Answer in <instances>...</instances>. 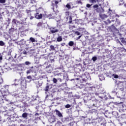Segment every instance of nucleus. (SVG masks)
<instances>
[{
    "label": "nucleus",
    "mask_w": 126,
    "mask_h": 126,
    "mask_svg": "<svg viewBox=\"0 0 126 126\" xmlns=\"http://www.w3.org/2000/svg\"><path fill=\"white\" fill-rule=\"evenodd\" d=\"M36 13L34 14L35 18L36 19H42L43 18V14H39V13H42L44 11V8L42 7H39L38 9H36Z\"/></svg>",
    "instance_id": "obj_1"
},
{
    "label": "nucleus",
    "mask_w": 126,
    "mask_h": 126,
    "mask_svg": "<svg viewBox=\"0 0 126 126\" xmlns=\"http://www.w3.org/2000/svg\"><path fill=\"white\" fill-rule=\"evenodd\" d=\"M111 30L112 32H113L114 35H116V34H118L119 36H122V34L120 33L119 32V30H118L117 28H116V27L114 26V24H113L111 27Z\"/></svg>",
    "instance_id": "obj_2"
},
{
    "label": "nucleus",
    "mask_w": 126,
    "mask_h": 126,
    "mask_svg": "<svg viewBox=\"0 0 126 126\" xmlns=\"http://www.w3.org/2000/svg\"><path fill=\"white\" fill-rule=\"evenodd\" d=\"M49 30L52 34H55V33H58L59 32V29L56 27H51L49 28Z\"/></svg>",
    "instance_id": "obj_3"
},
{
    "label": "nucleus",
    "mask_w": 126,
    "mask_h": 126,
    "mask_svg": "<svg viewBox=\"0 0 126 126\" xmlns=\"http://www.w3.org/2000/svg\"><path fill=\"white\" fill-rule=\"evenodd\" d=\"M48 121L50 124H53V123H55L57 121V118L55 116H53L49 119Z\"/></svg>",
    "instance_id": "obj_4"
},
{
    "label": "nucleus",
    "mask_w": 126,
    "mask_h": 126,
    "mask_svg": "<svg viewBox=\"0 0 126 126\" xmlns=\"http://www.w3.org/2000/svg\"><path fill=\"white\" fill-rule=\"evenodd\" d=\"M91 105V106H93L94 107H99V105H98V100H95L92 101Z\"/></svg>",
    "instance_id": "obj_5"
},
{
    "label": "nucleus",
    "mask_w": 126,
    "mask_h": 126,
    "mask_svg": "<svg viewBox=\"0 0 126 126\" xmlns=\"http://www.w3.org/2000/svg\"><path fill=\"white\" fill-rule=\"evenodd\" d=\"M28 50L27 51V54L28 55H30L31 56H32L34 53H35V50L34 49H27Z\"/></svg>",
    "instance_id": "obj_6"
},
{
    "label": "nucleus",
    "mask_w": 126,
    "mask_h": 126,
    "mask_svg": "<svg viewBox=\"0 0 126 126\" xmlns=\"http://www.w3.org/2000/svg\"><path fill=\"white\" fill-rule=\"evenodd\" d=\"M54 112H55L56 113L57 116L59 117V118H63V114L61 112L57 109H56L54 111Z\"/></svg>",
    "instance_id": "obj_7"
},
{
    "label": "nucleus",
    "mask_w": 126,
    "mask_h": 126,
    "mask_svg": "<svg viewBox=\"0 0 126 126\" xmlns=\"http://www.w3.org/2000/svg\"><path fill=\"white\" fill-rule=\"evenodd\" d=\"M45 91V94H47L48 91H50V84L49 83H47L46 86L44 90Z\"/></svg>",
    "instance_id": "obj_8"
},
{
    "label": "nucleus",
    "mask_w": 126,
    "mask_h": 126,
    "mask_svg": "<svg viewBox=\"0 0 126 126\" xmlns=\"http://www.w3.org/2000/svg\"><path fill=\"white\" fill-rule=\"evenodd\" d=\"M13 96L16 98H22V93L14 94H13Z\"/></svg>",
    "instance_id": "obj_9"
},
{
    "label": "nucleus",
    "mask_w": 126,
    "mask_h": 126,
    "mask_svg": "<svg viewBox=\"0 0 126 126\" xmlns=\"http://www.w3.org/2000/svg\"><path fill=\"white\" fill-rule=\"evenodd\" d=\"M100 18L102 20L106 19V18H108V15L106 14H101L100 15Z\"/></svg>",
    "instance_id": "obj_10"
},
{
    "label": "nucleus",
    "mask_w": 126,
    "mask_h": 126,
    "mask_svg": "<svg viewBox=\"0 0 126 126\" xmlns=\"http://www.w3.org/2000/svg\"><path fill=\"white\" fill-rule=\"evenodd\" d=\"M69 121V117H65L62 119V122L63 123H66Z\"/></svg>",
    "instance_id": "obj_11"
},
{
    "label": "nucleus",
    "mask_w": 126,
    "mask_h": 126,
    "mask_svg": "<svg viewBox=\"0 0 126 126\" xmlns=\"http://www.w3.org/2000/svg\"><path fill=\"white\" fill-rule=\"evenodd\" d=\"M120 40L122 44H124V45H126V40L125 39V37L120 38Z\"/></svg>",
    "instance_id": "obj_12"
},
{
    "label": "nucleus",
    "mask_w": 126,
    "mask_h": 126,
    "mask_svg": "<svg viewBox=\"0 0 126 126\" xmlns=\"http://www.w3.org/2000/svg\"><path fill=\"white\" fill-rule=\"evenodd\" d=\"M108 14H109V16H110L111 17H114V16H115V15H113L112 14V13H113V10H111V8H109L108 9Z\"/></svg>",
    "instance_id": "obj_13"
},
{
    "label": "nucleus",
    "mask_w": 126,
    "mask_h": 126,
    "mask_svg": "<svg viewBox=\"0 0 126 126\" xmlns=\"http://www.w3.org/2000/svg\"><path fill=\"white\" fill-rule=\"evenodd\" d=\"M12 22V23H13V24H19V22L18 21V20H17L15 19H13Z\"/></svg>",
    "instance_id": "obj_14"
},
{
    "label": "nucleus",
    "mask_w": 126,
    "mask_h": 126,
    "mask_svg": "<svg viewBox=\"0 0 126 126\" xmlns=\"http://www.w3.org/2000/svg\"><path fill=\"white\" fill-rule=\"evenodd\" d=\"M58 3H59V1H52L53 6H55V5H56V6H58V5H57V4H58Z\"/></svg>",
    "instance_id": "obj_15"
},
{
    "label": "nucleus",
    "mask_w": 126,
    "mask_h": 126,
    "mask_svg": "<svg viewBox=\"0 0 126 126\" xmlns=\"http://www.w3.org/2000/svg\"><path fill=\"white\" fill-rule=\"evenodd\" d=\"M57 42H62V41H63V38L62 37V36H58L57 37Z\"/></svg>",
    "instance_id": "obj_16"
},
{
    "label": "nucleus",
    "mask_w": 126,
    "mask_h": 126,
    "mask_svg": "<svg viewBox=\"0 0 126 126\" xmlns=\"http://www.w3.org/2000/svg\"><path fill=\"white\" fill-rule=\"evenodd\" d=\"M112 21H114L113 20H112V21H110L109 19H108L107 20V22L106 21H104V23H105V24L106 25H108V24H110V23H112Z\"/></svg>",
    "instance_id": "obj_17"
},
{
    "label": "nucleus",
    "mask_w": 126,
    "mask_h": 126,
    "mask_svg": "<svg viewBox=\"0 0 126 126\" xmlns=\"http://www.w3.org/2000/svg\"><path fill=\"white\" fill-rule=\"evenodd\" d=\"M28 116V114H27V113L26 112H25L22 114V118H24V119H26Z\"/></svg>",
    "instance_id": "obj_18"
},
{
    "label": "nucleus",
    "mask_w": 126,
    "mask_h": 126,
    "mask_svg": "<svg viewBox=\"0 0 126 126\" xmlns=\"http://www.w3.org/2000/svg\"><path fill=\"white\" fill-rule=\"evenodd\" d=\"M8 13H9V12L8 10H5L3 12H2V14H3V15H7Z\"/></svg>",
    "instance_id": "obj_19"
},
{
    "label": "nucleus",
    "mask_w": 126,
    "mask_h": 126,
    "mask_svg": "<svg viewBox=\"0 0 126 126\" xmlns=\"http://www.w3.org/2000/svg\"><path fill=\"white\" fill-rule=\"evenodd\" d=\"M68 45L70 47H72V46H73V45H74V42L73 41H70L68 43Z\"/></svg>",
    "instance_id": "obj_20"
},
{
    "label": "nucleus",
    "mask_w": 126,
    "mask_h": 126,
    "mask_svg": "<svg viewBox=\"0 0 126 126\" xmlns=\"http://www.w3.org/2000/svg\"><path fill=\"white\" fill-rule=\"evenodd\" d=\"M113 115H114L115 117H116V118H119V113L117 112H114L113 113Z\"/></svg>",
    "instance_id": "obj_21"
},
{
    "label": "nucleus",
    "mask_w": 126,
    "mask_h": 126,
    "mask_svg": "<svg viewBox=\"0 0 126 126\" xmlns=\"http://www.w3.org/2000/svg\"><path fill=\"white\" fill-rule=\"evenodd\" d=\"M55 50L56 48H55V46H54L53 45L50 46V51H55Z\"/></svg>",
    "instance_id": "obj_22"
},
{
    "label": "nucleus",
    "mask_w": 126,
    "mask_h": 126,
    "mask_svg": "<svg viewBox=\"0 0 126 126\" xmlns=\"http://www.w3.org/2000/svg\"><path fill=\"white\" fill-rule=\"evenodd\" d=\"M74 33L75 35H76L77 36H80V35H81V33H80L77 31L74 32Z\"/></svg>",
    "instance_id": "obj_23"
},
{
    "label": "nucleus",
    "mask_w": 126,
    "mask_h": 126,
    "mask_svg": "<svg viewBox=\"0 0 126 126\" xmlns=\"http://www.w3.org/2000/svg\"><path fill=\"white\" fill-rule=\"evenodd\" d=\"M99 79L100 80H101V81H102V80H105V78L104 77V76H103V75H101L99 76Z\"/></svg>",
    "instance_id": "obj_24"
},
{
    "label": "nucleus",
    "mask_w": 126,
    "mask_h": 126,
    "mask_svg": "<svg viewBox=\"0 0 126 126\" xmlns=\"http://www.w3.org/2000/svg\"><path fill=\"white\" fill-rule=\"evenodd\" d=\"M14 32V29L11 28L9 30V33L10 34L11 33H13Z\"/></svg>",
    "instance_id": "obj_25"
},
{
    "label": "nucleus",
    "mask_w": 126,
    "mask_h": 126,
    "mask_svg": "<svg viewBox=\"0 0 126 126\" xmlns=\"http://www.w3.org/2000/svg\"><path fill=\"white\" fill-rule=\"evenodd\" d=\"M30 41H32V43H34L35 42V38L33 37H30Z\"/></svg>",
    "instance_id": "obj_26"
},
{
    "label": "nucleus",
    "mask_w": 126,
    "mask_h": 126,
    "mask_svg": "<svg viewBox=\"0 0 126 126\" xmlns=\"http://www.w3.org/2000/svg\"><path fill=\"white\" fill-rule=\"evenodd\" d=\"M20 83L21 85H22V83H21V80H20V82H18V81H17L16 83H14V85L15 86L18 85Z\"/></svg>",
    "instance_id": "obj_27"
},
{
    "label": "nucleus",
    "mask_w": 126,
    "mask_h": 126,
    "mask_svg": "<svg viewBox=\"0 0 126 126\" xmlns=\"http://www.w3.org/2000/svg\"><path fill=\"white\" fill-rule=\"evenodd\" d=\"M4 45H5V44L2 40L0 41V46H3Z\"/></svg>",
    "instance_id": "obj_28"
},
{
    "label": "nucleus",
    "mask_w": 126,
    "mask_h": 126,
    "mask_svg": "<svg viewBox=\"0 0 126 126\" xmlns=\"http://www.w3.org/2000/svg\"><path fill=\"white\" fill-rule=\"evenodd\" d=\"M47 17L49 18L50 19L51 18H54V17L53 16V14H48L47 15Z\"/></svg>",
    "instance_id": "obj_29"
},
{
    "label": "nucleus",
    "mask_w": 126,
    "mask_h": 126,
    "mask_svg": "<svg viewBox=\"0 0 126 126\" xmlns=\"http://www.w3.org/2000/svg\"><path fill=\"white\" fill-rule=\"evenodd\" d=\"M66 7H67V8H68V9H70L71 8V6H70V5L68 3H67L66 5H65Z\"/></svg>",
    "instance_id": "obj_30"
},
{
    "label": "nucleus",
    "mask_w": 126,
    "mask_h": 126,
    "mask_svg": "<svg viewBox=\"0 0 126 126\" xmlns=\"http://www.w3.org/2000/svg\"><path fill=\"white\" fill-rule=\"evenodd\" d=\"M124 3L125 2H124V0H120L119 1V5H123V4H124Z\"/></svg>",
    "instance_id": "obj_31"
},
{
    "label": "nucleus",
    "mask_w": 126,
    "mask_h": 126,
    "mask_svg": "<svg viewBox=\"0 0 126 126\" xmlns=\"http://www.w3.org/2000/svg\"><path fill=\"white\" fill-rule=\"evenodd\" d=\"M70 107H71L70 104H67L65 106V108H66V109H68V108H70Z\"/></svg>",
    "instance_id": "obj_32"
},
{
    "label": "nucleus",
    "mask_w": 126,
    "mask_h": 126,
    "mask_svg": "<svg viewBox=\"0 0 126 126\" xmlns=\"http://www.w3.org/2000/svg\"><path fill=\"white\" fill-rule=\"evenodd\" d=\"M53 83H57L58 80L56 78H54L53 79Z\"/></svg>",
    "instance_id": "obj_33"
},
{
    "label": "nucleus",
    "mask_w": 126,
    "mask_h": 126,
    "mask_svg": "<svg viewBox=\"0 0 126 126\" xmlns=\"http://www.w3.org/2000/svg\"><path fill=\"white\" fill-rule=\"evenodd\" d=\"M26 11L28 14H30V16H31V10H27Z\"/></svg>",
    "instance_id": "obj_34"
},
{
    "label": "nucleus",
    "mask_w": 126,
    "mask_h": 126,
    "mask_svg": "<svg viewBox=\"0 0 126 126\" xmlns=\"http://www.w3.org/2000/svg\"><path fill=\"white\" fill-rule=\"evenodd\" d=\"M92 60L94 62H96V61H97V57H93Z\"/></svg>",
    "instance_id": "obj_35"
},
{
    "label": "nucleus",
    "mask_w": 126,
    "mask_h": 126,
    "mask_svg": "<svg viewBox=\"0 0 126 126\" xmlns=\"http://www.w3.org/2000/svg\"><path fill=\"white\" fill-rule=\"evenodd\" d=\"M42 24H42V23L39 22V23L37 24V26L38 27H41V26H42Z\"/></svg>",
    "instance_id": "obj_36"
},
{
    "label": "nucleus",
    "mask_w": 126,
    "mask_h": 126,
    "mask_svg": "<svg viewBox=\"0 0 126 126\" xmlns=\"http://www.w3.org/2000/svg\"><path fill=\"white\" fill-rule=\"evenodd\" d=\"M0 20L2 22V20H3V19L2 18V16L1 15V14L0 13Z\"/></svg>",
    "instance_id": "obj_37"
},
{
    "label": "nucleus",
    "mask_w": 126,
    "mask_h": 126,
    "mask_svg": "<svg viewBox=\"0 0 126 126\" xmlns=\"http://www.w3.org/2000/svg\"><path fill=\"white\" fill-rule=\"evenodd\" d=\"M94 8H98L99 7V5L98 4H95L93 6Z\"/></svg>",
    "instance_id": "obj_38"
},
{
    "label": "nucleus",
    "mask_w": 126,
    "mask_h": 126,
    "mask_svg": "<svg viewBox=\"0 0 126 126\" xmlns=\"http://www.w3.org/2000/svg\"><path fill=\"white\" fill-rule=\"evenodd\" d=\"M17 81H18V82H20V79H15L14 80V82H15V83Z\"/></svg>",
    "instance_id": "obj_39"
},
{
    "label": "nucleus",
    "mask_w": 126,
    "mask_h": 126,
    "mask_svg": "<svg viewBox=\"0 0 126 126\" xmlns=\"http://www.w3.org/2000/svg\"><path fill=\"white\" fill-rule=\"evenodd\" d=\"M3 73V71L2 69H0V75H1Z\"/></svg>",
    "instance_id": "obj_40"
},
{
    "label": "nucleus",
    "mask_w": 126,
    "mask_h": 126,
    "mask_svg": "<svg viewBox=\"0 0 126 126\" xmlns=\"http://www.w3.org/2000/svg\"><path fill=\"white\" fill-rule=\"evenodd\" d=\"M30 63H31L30 62H29L28 61H27V62H25V64L26 65H29V64H30Z\"/></svg>",
    "instance_id": "obj_41"
},
{
    "label": "nucleus",
    "mask_w": 126,
    "mask_h": 126,
    "mask_svg": "<svg viewBox=\"0 0 126 126\" xmlns=\"http://www.w3.org/2000/svg\"><path fill=\"white\" fill-rule=\"evenodd\" d=\"M113 76H114V78H119V75H114L113 74Z\"/></svg>",
    "instance_id": "obj_42"
},
{
    "label": "nucleus",
    "mask_w": 126,
    "mask_h": 126,
    "mask_svg": "<svg viewBox=\"0 0 126 126\" xmlns=\"http://www.w3.org/2000/svg\"><path fill=\"white\" fill-rule=\"evenodd\" d=\"M91 5H92V4H87L86 6L89 8V7H91Z\"/></svg>",
    "instance_id": "obj_43"
},
{
    "label": "nucleus",
    "mask_w": 126,
    "mask_h": 126,
    "mask_svg": "<svg viewBox=\"0 0 126 126\" xmlns=\"http://www.w3.org/2000/svg\"><path fill=\"white\" fill-rule=\"evenodd\" d=\"M82 36V34H81L80 35H79L78 37H77V40H79V39H80V38H81Z\"/></svg>",
    "instance_id": "obj_44"
},
{
    "label": "nucleus",
    "mask_w": 126,
    "mask_h": 126,
    "mask_svg": "<svg viewBox=\"0 0 126 126\" xmlns=\"http://www.w3.org/2000/svg\"><path fill=\"white\" fill-rule=\"evenodd\" d=\"M85 29L84 28H79V30L80 31H84Z\"/></svg>",
    "instance_id": "obj_45"
},
{
    "label": "nucleus",
    "mask_w": 126,
    "mask_h": 126,
    "mask_svg": "<svg viewBox=\"0 0 126 126\" xmlns=\"http://www.w3.org/2000/svg\"><path fill=\"white\" fill-rule=\"evenodd\" d=\"M120 90H121V91H124L125 90V88L122 87L120 88Z\"/></svg>",
    "instance_id": "obj_46"
},
{
    "label": "nucleus",
    "mask_w": 126,
    "mask_h": 126,
    "mask_svg": "<svg viewBox=\"0 0 126 126\" xmlns=\"http://www.w3.org/2000/svg\"><path fill=\"white\" fill-rule=\"evenodd\" d=\"M0 3H5V0H0Z\"/></svg>",
    "instance_id": "obj_47"
},
{
    "label": "nucleus",
    "mask_w": 126,
    "mask_h": 126,
    "mask_svg": "<svg viewBox=\"0 0 126 126\" xmlns=\"http://www.w3.org/2000/svg\"><path fill=\"white\" fill-rule=\"evenodd\" d=\"M11 19H9V18H8V20H7V22L8 23V24H10V21H11Z\"/></svg>",
    "instance_id": "obj_48"
},
{
    "label": "nucleus",
    "mask_w": 126,
    "mask_h": 126,
    "mask_svg": "<svg viewBox=\"0 0 126 126\" xmlns=\"http://www.w3.org/2000/svg\"><path fill=\"white\" fill-rule=\"evenodd\" d=\"M3 100H1V102H0V108H1V107H2V104H1V103H3V101H2Z\"/></svg>",
    "instance_id": "obj_49"
},
{
    "label": "nucleus",
    "mask_w": 126,
    "mask_h": 126,
    "mask_svg": "<svg viewBox=\"0 0 126 126\" xmlns=\"http://www.w3.org/2000/svg\"><path fill=\"white\" fill-rule=\"evenodd\" d=\"M77 3H80L81 5H82V2H81V0H79L77 1Z\"/></svg>",
    "instance_id": "obj_50"
},
{
    "label": "nucleus",
    "mask_w": 126,
    "mask_h": 126,
    "mask_svg": "<svg viewBox=\"0 0 126 126\" xmlns=\"http://www.w3.org/2000/svg\"><path fill=\"white\" fill-rule=\"evenodd\" d=\"M28 79H32V77L31 76H27Z\"/></svg>",
    "instance_id": "obj_51"
},
{
    "label": "nucleus",
    "mask_w": 126,
    "mask_h": 126,
    "mask_svg": "<svg viewBox=\"0 0 126 126\" xmlns=\"http://www.w3.org/2000/svg\"><path fill=\"white\" fill-rule=\"evenodd\" d=\"M92 3H96V0H91Z\"/></svg>",
    "instance_id": "obj_52"
},
{
    "label": "nucleus",
    "mask_w": 126,
    "mask_h": 126,
    "mask_svg": "<svg viewBox=\"0 0 126 126\" xmlns=\"http://www.w3.org/2000/svg\"><path fill=\"white\" fill-rule=\"evenodd\" d=\"M2 82H3L2 79H0V85L1 84H2Z\"/></svg>",
    "instance_id": "obj_53"
},
{
    "label": "nucleus",
    "mask_w": 126,
    "mask_h": 126,
    "mask_svg": "<svg viewBox=\"0 0 126 126\" xmlns=\"http://www.w3.org/2000/svg\"><path fill=\"white\" fill-rule=\"evenodd\" d=\"M23 55H26L27 54H28V53H27V51H24L23 52Z\"/></svg>",
    "instance_id": "obj_54"
},
{
    "label": "nucleus",
    "mask_w": 126,
    "mask_h": 126,
    "mask_svg": "<svg viewBox=\"0 0 126 126\" xmlns=\"http://www.w3.org/2000/svg\"><path fill=\"white\" fill-rule=\"evenodd\" d=\"M65 14H66V15H69V12H68V11L66 12Z\"/></svg>",
    "instance_id": "obj_55"
},
{
    "label": "nucleus",
    "mask_w": 126,
    "mask_h": 126,
    "mask_svg": "<svg viewBox=\"0 0 126 126\" xmlns=\"http://www.w3.org/2000/svg\"><path fill=\"white\" fill-rule=\"evenodd\" d=\"M118 43H119V44L121 45V46H123V43H122V42H121V41H120V40H118Z\"/></svg>",
    "instance_id": "obj_56"
},
{
    "label": "nucleus",
    "mask_w": 126,
    "mask_h": 126,
    "mask_svg": "<svg viewBox=\"0 0 126 126\" xmlns=\"http://www.w3.org/2000/svg\"><path fill=\"white\" fill-rule=\"evenodd\" d=\"M11 66H13V67H14L15 66V64L14 63H12Z\"/></svg>",
    "instance_id": "obj_57"
},
{
    "label": "nucleus",
    "mask_w": 126,
    "mask_h": 126,
    "mask_svg": "<svg viewBox=\"0 0 126 126\" xmlns=\"http://www.w3.org/2000/svg\"><path fill=\"white\" fill-rule=\"evenodd\" d=\"M69 21H72V18L71 17V16L69 17Z\"/></svg>",
    "instance_id": "obj_58"
},
{
    "label": "nucleus",
    "mask_w": 126,
    "mask_h": 126,
    "mask_svg": "<svg viewBox=\"0 0 126 126\" xmlns=\"http://www.w3.org/2000/svg\"><path fill=\"white\" fill-rule=\"evenodd\" d=\"M8 56H11V52H9L8 53Z\"/></svg>",
    "instance_id": "obj_59"
},
{
    "label": "nucleus",
    "mask_w": 126,
    "mask_h": 126,
    "mask_svg": "<svg viewBox=\"0 0 126 126\" xmlns=\"http://www.w3.org/2000/svg\"><path fill=\"white\" fill-rule=\"evenodd\" d=\"M39 115H40V114H39L38 113H36L35 114V116H39Z\"/></svg>",
    "instance_id": "obj_60"
},
{
    "label": "nucleus",
    "mask_w": 126,
    "mask_h": 126,
    "mask_svg": "<svg viewBox=\"0 0 126 126\" xmlns=\"http://www.w3.org/2000/svg\"><path fill=\"white\" fill-rule=\"evenodd\" d=\"M1 101H3V99L1 98V97H0V102H1Z\"/></svg>",
    "instance_id": "obj_61"
},
{
    "label": "nucleus",
    "mask_w": 126,
    "mask_h": 126,
    "mask_svg": "<svg viewBox=\"0 0 126 126\" xmlns=\"http://www.w3.org/2000/svg\"><path fill=\"white\" fill-rule=\"evenodd\" d=\"M64 45H65V43H63L61 44V46H64Z\"/></svg>",
    "instance_id": "obj_62"
},
{
    "label": "nucleus",
    "mask_w": 126,
    "mask_h": 126,
    "mask_svg": "<svg viewBox=\"0 0 126 126\" xmlns=\"http://www.w3.org/2000/svg\"><path fill=\"white\" fill-rule=\"evenodd\" d=\"M27 74L30 73V70H28V71H27Z\"/></svg>",
    "instance_id": "obj_63"
},
{
    "label": "nucleus",
    "mask_w": 126,
    "mask_h": 126,
    "mask_svg": "<svg viewBox=\"0 0 126 126\" xmlns=\"http://www.w3.org/2000/svg\"><path fill=\"white\" fill-rule=\"evenodd\" d=\"M33 18H34V17H33V16H31V17H30V19H31V20L33 19Z\"/></svg>",
    "instance_id": "obj_64"
}]
</instances>
